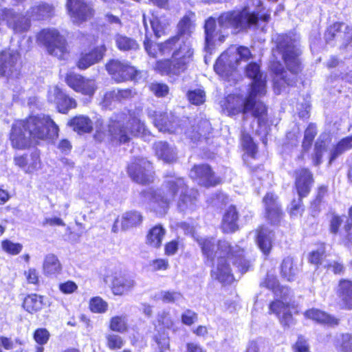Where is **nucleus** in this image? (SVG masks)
Returning <instances> with one entry per match:
<instances>
[{
    "label": "nucleus",
    "instance_id": "51",
    "mask_svg": "<svg viewBox=\"0 0 352 352\" xmlns=\"http://www.w3.org/2000/svg\"><path fill=\"white\" fill-rule=\"evenodd\" d=\"M159 298L165 303H177L182 300L183 295L175 291H161Z\"/></svg>",
    "mask_w": 352,
    "mask_h": 352
},
{
    "label": "nucleus",
    "instance_id": "37",
    "mask_svg": "<svg viewBox=\"0 0 352 352\" xmlns=\"http://www.w3.org/2000/svg\"><path fill=\"white\" fill-rule=\"evenodd\" d=\"M142 221V214L137 211L124 213L120 219L121 227L123 230L139 226Z\"/></svg>",
    "mask_w": 352,
    "mask_h": 352
},
{
    "label": "nucleus",
    "instance_id": "24",
    "mask_svg": "<svg viewBox=\"0 0 352 352\" xmlns=\"http://www.w3.org/2000/svg\"><path fill=\"white\" fill-rule=\"evenodd\" d=\"M107 51L106 47L102 45L95 47L90 51H85L81 53L76 63L80 69H86L90 66L101 60Z\"/></svg>",
    "mask_w": 352,
    "mask_h": 352
},
{
    "label": "nucleus",
    "instance_id": "52",
    "mask_svg": "<svg viewBox=\"0 0 352 352\" xmlns=\"http://www.w3.org/2000/svg\"><path fill=\"white\" fill-rule=\"evenodd\" d=\"M343 28L346 30L347 38H350L352 36V28L343 23H336L328 30V32L326 34L327 39L333 38L335 36V32H338Z\"/></svg>",
    "mask_w": 352,
    "mask_h": 352
},
{
    "label": "nucleus",
    "instance_id": "13",
    "mask_svg": "<svg viewBox=\"0 0 352 352\" xmlns=\"http://www.w3.org/2000/svg\"><path fill=\"white\" fill-rule=\"evenodd\" d=\"M19 54L13 50H5L0 54V74L8 78H16L19 74Z\"/></svg>",
    "mask_w": 352,
    "mask_h": 352
},
{
    "label": "nucleus",
    "instance_id": "45",
    "mask_svg": "<svg viewBox=\"0 0 352 352\" xmlns=\"http://www.w3.org/2000/svg\"><path fill=\"white\" fill-rule=\"evenodd\" d=\"M241 145L245 151V153L243 155V160L245 162H246L248 157L255 158L257 148L256 144L253 142L252 138L248 133H242Z\"/></svg>",
    "mask_w": 352,
    "mask_h": 352
},
{
    "label": "nucleus",
    "instance_id": "59",
    "mask_svg": "<svg viewBox=\"0 0 352 352\" xmlns=\"http://www.w3.org/2000/svg\"><path fill=\"white\" fill-rule=\"evenodd\" d=\"M201 126H199L197 130L195 129H189L185 131L186 135L192 141H197L202 136L204 127H208L209 124L208 121L204 120L201 122Z\"/></svg>",
    "mask_w": 352,
    "mask_h": 352
},
{
    "label": "nucleus",
    "instance_id": "21",
    "mask_svg": "<svg viewBox=\"0 0 352 352\" xmlns=\"http://www.w3.org/2000/svg\"><path fill=\"white\" fill-rule=\"evenodd\" d=\"M47 99L50 102L55 104L58 111L63 113H66L69 109L76 106V101L67 97L57 86L50 88Z\"/></svg>",
    "mask_w": 352,
    "mask_h": 352
},
{
    "label": "nucleus",
    "instance_id": "33",
    "mask_svg": "<svg viewBox=\"0 0 352 352\" xmlns=\"http://www.w3.org/2000/svg\"><path fill=\"white\" fill-rule=\"evenodd\" d=\"M166 234L165 229L160 225H157L150 229L147 235L146 243L151 247L158 248L161 246Z\"/></svg>",
    "mask_w": 352,
    "mask_h": 352
},
{
    "label": "nucleus",
    "instance_id": "8",
    "mask_svg": "<svg viewBox=\"0 0 352 352\" xmlns=\"http://www.w3.org/2000/svg\"><path fill=\"white\" fill-rule=\"evenodd\" d=\"M24 121L25 129L32 139L44 140L58 136V127L49 116H30Z\"/></svg>",
    "mask_w": 352,
    "mask_h": 352
},
{
    "label": "nucleus",
    "instance_id": "7",
    "mask_svg": "<svg viewBox=\"0 0 352 352\" xmlns=\"http://www.w3.org/2000/svg\"><path fill=\"white\" fill-rule=\"evenodd\" d=\"M252 57L250 50L244 46L232 45L222 53L214 65L215 72L221 75L228 74L241 61L246 62Z\"/></svg>",
    "mask_w": 352,
    "mask_h": 352
},
{
    "label": "nucleus",
    "instance_id": "28",
    "mask_svg": "<svg viewBox=\"0 0 352 352\" xmlns=\"http://www.w3.org/2000/svg\"><path fill=\"white\" fill-rule=\"evenodd\" d=\"M274 233L267 228L262 227L258 232L256 242L260 250L268 254L272 247Z\"/></svg>",
    "mask_w": 352,
    "mask_h": 352
},
{
    "label": "nucleus",
    "instance_id": "5",
    "mask_svg": "<svg viewBox=\"0 0 352 352\" xmlns=\"http://www.w3.org/2000/svg\"><path fill=\"white\" fill-rule=\"evenodd\" d=\"M256 96L250 93L245 99L242 96L229 95L222 102L221 107L228 116L243 113V119H245L246 116L250 113L253 117L258 119L260 124L267 110L264 104L256 100Z\"/></svg>",
    "mask_w": 352,
    "mask_h": 352
},
{
    "label": "nucleus",
    "instance_id": "40",
    "mask_svg": "<svg viewBox=\"0 0 352 352\" xmlns=\"http://www.w3.org/2000/svg\"><path fill=\"white\" fill-rule=\"evenodd\" d=\"M115 42L117 47L122 51H135L139 48V45L132 38L118 34L115 36Z\"/></svg>",
    "mask_w": 352,
    "mask_h": 352
},
{
    "label": "nucleus",
    "instance_id": "63",
    "mask_svg": "<svg viewBox=\"0 0 352 352\" xmlns=\"http://www.w3.org/2000/svg\"><path fill=\"white\" fill-rule=\"evenodd\" d=\"M325 255V248L324 245H321L317 250L313 251L309 256V261L312 264L318 265L322 264Z\"/></svg>",
    "mask_w": 352,
    "mask_h": 352
},
{
    "label": "nucleus",
    "instance_id": "48",
    "mask_svg": "<svg viewBox=\"0 0 352 352\" xmlns=\"http://www.w3.org/2000/svg\"><path fill=\"white\" fill-rule=\"evenodd\" d=\"M175 63L173 60H159L155 65V69L161 74L168 75H179L182 73L181 71L175 70Z\"/></svg>",
    "mask_w": 352,
    "mask_h": 352
},
{
    "label": "nucleus",
    "instance_id": "42",
    "mask_svg": "<svg viewBox=\"0 0 352 352\" xmlns=\"http://www.w3.org/2000/svg\"><path fill=\"white\" fill-rule=\"evenodd\" d=\"M206 46L205 50L209 51L213 45L215 37L218 35L216 31V21L213 18H209L205 23Z\"/></svg>",
    "mask_w": 352,
    "mask_h": 352
},
{
    "label": "nucleus",
    "instance_id": "47",
    "mask_svg": "<svg viewBox=\"0 0 352 352\" xmlns=\"http://www.w3.org/2000/svg\"><path fill=\"white\" fill-rule=\"evenodd\" d=\"M322 136L315 144L314 151L311 155L312 163L314 166H319L322 163L324 153L327 152V144L326 141L321 139Z\"/></svg>",
    "mask_w": 352,
    "mask_h": 352
},
{
    "label": "nucleus",
    "instance_id": "62",
    "mask_svg": "<svg viewBox=\"0 0 352 352\" xmlns=\"http://www.w3.org/2000/svg\"><path fill=\"white\" fill-rule=\"evenodd\" d=\"M28 164L27 168H25V173L30 174L40 168V157L37 152H34L31 154L30 161H28Z\"/></svg>",
    "mask_w": 352,
    "mask_h": 352
},
{
    "label": "nucleus",
    "instance_id": "29",
    "mask_svg": "<svg viewBox=\"0 0 352 352\" xmlns=\"http://www.w3.org/2000/svg\"><path fill=\"white\" fill-rule=\"evenodd\" d=\"M338 295L346 309H352V282L348 280L340 281Z\"/></svg>",
    "mask_w": 352,
    "mask_h": 352
},
{
    "label": "nucleus",
    "instance_id": "55",
    "mask_svg": "<svg viewBox=\"0 0 352 352\" xmlns=\"http://www.w3.org/2000/svg\"><path fill=\"white\" fill-rule=\"evenodd\" d=\"M107 303L100 297H94L91 299L89 308L94 313H104L107 309Z\"/></svg>",
    "mask_w": 352,
    "mask_h": 352
},
{
    "label": "nucleus",
    "instance_id": "34",
    "mask_svg": "<svg viewBox=\"0 0 352 352\" xmlns=\"http://www.w3.org/2000/svg\"><path fill=\"white\" fill-rule=\"evenodd\" d=\"M238 212L234 206H230L223 216L222 221V229L224 232H232L235 231L237 226Z\"/></svg>",
    "mask_w": 352,
    "mask_h": 352
},
{
    "label": "nucleus",
    "instance_id": "44",
    "mask_svg": "<svg viewBox=\"0 0 352 352\" xmlns=\"http://www.w3.org/2000/svg\"><path fill=\"white\" fill-rule=\"evenodd\" d=\"M261 285L272 290L276 295L278 296L279 294L284 293V295L289 293V289L286 287H280L276 278L272 274H267L266 279L261 283Z\"/></svg>",
    "mask_w": 352,
    "mask_h": 352
},
{
    "label": "nucleus",
    "instance_id": "30",
    "mask_svg": "<svg viewBox=\"0 0 352 352\" xmlns=\"http://www.w3.org/2000/svg\"><path fill=\"white\" fill-rule=\"evenodd\" d=\"M68 124L79 134L89 133L93 129L92 121L89 117L83 115L73 118L69 120Z\"/></svg>",
    "mask_w": 352,
    "mask_h": 352
},
{
    "label": "nucleus",
    "instance_id": "56",
    "mask_svg": "<svg viewBox=\"0 0 352 352\" xmlns=\"http://www.w3.org/2000/svg\"><path fill=\"white\" fill-rule=\"evenodd\" d=\"M107 346L111 350L119 349L124 345L123 339L118 335L110 333L106 336Z\"/></svg>",
    "mask_w": 352,
    "mask_h": 352
},
{
    "label": "nucleus",
    "instance_id": "43",
    "mask_svg": "<svg viewBox=\"0 0 352 352\" xmlns=\"http://www.w3.org/2000/svg\"><path fill=\"white\" fill-rule=\"evenodd\" d=\"M132 96L131 89H118L107 92L104 96L103 102L105 106L111 104V101H118L129 98Z\"/></svg>",
    "mask_w": 352,
    "mask_h": 352
},
{
    "label": "nucleus",
    "instance_id": "17",
    "mask_svg": "<svg viewBox=\"0 0 352 352\" xmlns=\"http://www.w3.org/2000/svg\"><path fill=\"white\" fill-rule=\"evenodd\" d=\"M28 130L25 129V121L17 120L12 127L10 140L13 148L16 149H25L30 145L32 138L30 137Z\"/></svg>",
    "mask_w": 352,
    "mask_h": 352
},
{
    "label": "nucleus",
    "instance_id": "64",
    "mask_svg": "<svg viewBox=\"0 0 352 352\" xmlns=\"http://www.w3.org/2000/svg\"><path fill=\"white\" fill-rule=\"evenodd\" d=\"M49 332L45 329H37L34 335L35 341L41 345L47 343L49 340Z\"/></svg>",
    "mask_w": 352,
    "mask_h": 352
},
{
    "label": "nucleus",
    "instance_id": "31",
    "mask_svg": "<svg viewBox=\"0 0 352 352\" xmlns=\"http://www.w3.org/2000/svg\"><path fill=\"white\" fill-rule=\"evenodd\" d=\"M304 314L306 318L315 320L318 323L330 326L337 325L338 324V320L337 318L318 309H311L305 311Z\"/></svg>",
    "mask_w": 352,
    "mask_h": 352
},
{
    "label": "nucleus",
    "instance_id": "27",
    "mask_svg": "<svg viewBox=\"0 0 352 352\" xmlns=\"http://www.w3.org/2000/svg\"><path fill=\"white\" fill-rule=\"evenodd\" d=\"M156 155L165 162L170 163L176 161L177 152L175 148L165 142H158L154 145Z\"/></svg>",
    "mask_w": 352,
    "mask_h": 352
},
{
    "label": "nucleus",
    "instance_id": "54",
    "mask_svg": "<svg viewBox=\"0 0 352 352\" xmlns=\"http://www.w3.org/2000/svg\"><path fill=\"white\" fill-rule=\"evenodd\" d=\"M83 77L74 72H69L66 76L67 84L76 91L79 92Z\"/></svg>",
    "mask_w": 352,
    "mask_h": 352
},
{
    "label": "nucleus",
    "instance_id": "19",
    "mask_svg": "<svg viewBox=\"0 0 352 352\" xmlns=\"http://www.w3.org/2000/svg\"><path fill=\"white\" fill-rule=\"evenodd\" d=\"M67 9L76 23L82 22L93 16V9L85 0H67Z\"/></svg>",
    "mask_w": 352,
    "mask_h": 352
},
{
    "label": "nucleus",
    "instance_id": "4",
    "mask_svg": "<svg viewBox=\"0 0 352 352\" xmlns=\"http://www.w3.org/2000/svg\"><path fill=\"white\" fill-rule=\"evenodd\" d=\"M129 116L126 125L122 123V116H120L111 118L107 124H104L98 120L96 123L95 138L102 141L108 133L111 141L125 144L129 142L133 137L143 134L146 129L144 123L140 118L139 113L130 111Z\"/></svg>",
    "mask_w": 352,
    "mask_h": 352
},
{
    "label": "nucleus",
    "instance_id": "3",
    "mask_svg": "<svg viewBox=\"0 0 352 352\" xmlns=\"http://www.w3.org/2000/svg\"><path fill=\"white\" fill-rule=\"evenodd\" d=\"M276 47L273 49V55L277 58L276 54L280 55L284 60L287 69L292 74V78L287 77V72H283L282 65L279 62H274L271 65L272 70L277 76H280L283 80L288 85H294L296 81V74L301 71L299 56L300 50L297 36L292 34H279L275 38Z\"/></svg>",
    "mask_w": 352,
    "mask_h": 352
},
{
    "label": "nucleus",
    "instance_id": "6",
    "mask_svg": "<svg viewBox=\"0 0 352 352\" xmlns=\"http://www.w3.org/2000/svg\"><path fill=\"white\" fill-rule=\"evenodd\" d=\"M258 20V14L245 8L241 10L223 13L219 17L218 22L222 29L230 28L233 33H236L256 25Z\"/></svg>",
    "mask_w": 352,
    "mask_h": 352
},
{
    "label": "nucleus",
    "instance_id": "61",
    "mask_svg": "<svg viewBox=\"0 0 352 352\" xmlns=\"http://www.w3.org/2000/svg\"><path fill=\"white\" fill-rule=\"evenodd\" d=\"M149 89L157 97H164L169 92L168 85L164 83L152 82L149 85Z\"/></svg>",
    "mask_w": 352,
    "mask_h": 352
},
{
    "label": "nucleus",
    "instance_id": "2",
    "mask_svg": "<svg viewBox=\"0 0 352 352\" xmlns=\"http://www.w3.org/2000/svg\"><path fill=\"white\" fill-rule=\"evenodd\" d=\"M178 192H181L179 208L182 211L194 210L197 200V190L187 189L184 179L175 177H170L165 185L155 192L151 200L152 208L160 214H165Z\"/></svg>",
    "mask_w": 352,
    "mask_h": 352
},
{
    "label": "nucleus",
    "instance_id": "58",
    "mask_svg": "<svg viewBox=\"0 0 352 352\" xmlns=\"http://www.w3.org/2000/svg\"><path fill=\"white\" fill-rule=\"evenodd\" d=\"M205 92L200 89L189 91L188 98L189 101L195 105L203 104L205 101Z\"/></svg>",
    "mask_w": 352,
    "mask_h": 352
},
{
    "label": "nucleus",
    "instance_id": "20",
    "mask_svg": "<svg viewBox=\"0 0 352 352\" xmlns=\"http://www.w3.org/2000/svg\"><path fill=\"white\" fill-rule=\"evenodd\" d=\"M6 21L8 27L14 33H23L30 28V19L13 9H5Z\"/></svg>",
    "mask_w": 352,
    "mask_h": 352
},
{
    "label": "nucleus",
    "instance_id": "22",
    "mask_svg": "<svg viewBox=\"0 0 352 352\" xmlns=\"http://www.w3.org/2000/svg\"><path fill=\"white\" fill-rule=\"evenodd\" d=\"M179 38L174 36L160 44H153L146 36L144 41V48L147 53L152 57H157L158 55H169L176 48Z\"/></svg>",
    "mask_w": 352,
    "mask_h": 352
},
{
    "label": "nucleus",
    "instance_id": "10",
    "mask_svg": "<svg viewBox=\"0 0 352 352\" xmlns=\"http://www.w3.org/2000/svg\"><path fill=\"white\" fill-rule=\"evenodd\" d=\"M193 49L188 38H179L176 48L172 54V60L175 63V69L184 72L192 60Z\"/></svg>",
    "mask_w": 352,
    "mask_h": 352
},
{
    "label": "nucleus",
    "instance_id": "36",
    "mask_svg": "<svg viewBox=\"0 0 352 352\" xmlns=\"http://www.w3.org/2000/svg\"><path fill=\"white\" fill-rule=\"evenodd\" d=\"M53 12V6L45 3H42L32 7L27 14L30 18L41 20L52 16Z\"/></svg>",
    "mask_w": 352,
    "mask_h": 352
},
{
    "label": "nucleus",
    "instance_id": "35",
    "mask_svg": "<svg viewBox=\"0 0 352 352\" xmlns=\"http://www.w3.org/2000/svg\"><path fill=\"white\" fill-rule=\"evenodd\" d=\"M44 305V297L35 294L27 296L23 302V308L31 314L40 311Z\"/></svg>",
    "mask_w": 352,
    "mask_h": 352
},
{
    "label": "nucleus",
    "instance_id": "39",
    "mask_svg": "<svg viewBox=\"0 0 352 352\" xmlns=\"http://www.w3.org/2000/svg\"><path fill=\"white\" fill-rule=\"evenodd\" d=\"M352 148V136L347 137L341 140L336 146H334L331 151L329 156V164L332 162L340 155L346 151Z\"/></svg>",
    "mask_w": 352,
    "mask_h": 352
},
{
    "label": "nucleus",
    "instance_id": "49",
    "mask_svg": "<svg viewBox=\"0 0 352 352\" xmlns=\"http://www.w3.org/2000/svg\"><path fill=\"white\" fill-rule=\"evenodd\" d=\"M150 23L156 37H160L164 33L168 25V22L164 17H158L154 15L150 19Z\"/></svg>",
    "mask_w": 352,
    "mask_h": 352
},
{
    "label": "nucleus",
    "instance_id": "12",
    "mask_svg": "<svg viewBox=\"0 0 352 352\" xmlns=\"http://www.w3.org/2000/svg\"><path fill=\"white\" fill-rule=\"evenodd\" d=\"M151 163L144 158H135L128 166L131 178L139 184H147L152 181L153 170Z\"/></svg>",
    "mask_w": 352,
    "mask_h": 352
},
{
    "label": "nucleus",
    "instance_id": "46",
    "mask_svg": "<svg viewBox=\"0 0 352 352\" xmlns=\"http://www.w3.org/2000/svg\"><path fill=\"white\" fill-rule=\"evenodd\" d=\"M297 269L294 266L293 258L287 257L283 259L280 265L281 276L288 281L294 280Z\"/></svg>",
    "mask_w": 352,
    "mask_h": 352
},
{
    "label": "nucleus",
    "instance_id": "18",
    "mask_svg": "<svg viewBox=\"0 0 352 352\" xmlns=\"http://www.w3.org/2000/svg\"><path fill=\"white\" fill-rule=\"evenodd\" d=\"M245 73L248 78L252 79L250 93L256 97L265 95V80L260 71V66L256 63H251L246 67Z\"/></svg>",
    "mask_w": 352,
    "mask_h": 352
},
{
    "label": "nucleus",
    "instance_id": "50",
    "mask_svg": "<svg viewBox=\"0 0 352 352\" xmlns=\"http://www.w3.org/2000/svg\"><path fill=\"white\" fill-rule=\"evenodd\" d=\"M109 328L111 331L124 333L127 331V322L125 316H116L110 320Z\"/></svg>",
    "mask_w": 352,
    "mask_h": 352
},
{
    "label": "nucleus",
    "instance_id": "32",
    "mask_svg": "<svg viewBox=\"0 0 352 352\" xmlns=\"http://www.w3.org/2000/svg\"><path fill=\"white\" fill-rule=\"evenodd\" d=\"M195 14L194 13L189 12L185 15L178 23L179 35L176 37H183L186 39L185 36H190L195 30Z\"/></svg>",
    "mask_w": 352,
    "mask_h": 352
},
{
    "label": "nucleus",
    "instance_id": "41",
    "mask_svg": "<svg viewBox=\"0 0 352 352\" xmlns=\"http://www.w3.org/2000/svg\"><path fill=\"white\" fill-rule=\"evenodd\" d=\"M333 344L338 352H352V335L349 333L338 335Z\"/></svg>",
    "mask_w": 352,
    "mask_h": 352
},
{
    "label": "nucleus",
    "instance_id": "15",
    "mask_svg": "<svg viewBox=\"0 0 352 352\" xmlns=\"http://www.w3.org/2000/svg\"><path fill=\"white\" fill-rule=\"evenodd\" d=\"M106 69L117 82L135 79L138 71L126 62L118 60H110L106 65Z\"/></svg>",
    "mask_w": 352,
    "mask_h": 352
},
{
    "label": "nucleus",
    "instance_id": "60",
    "mask_svg": "<svg viewBox=\"0 0 352 352\" xmlns=\"http://www.w3.org/2000/svg\"><path fill=\"white\" fill-rule=\"evenodd\" d=\"M96 89V85L94 80L83 78L80 86L79 92L85 95L91 96Z\"/></svg>",
    "mask_w": 352,
    "mask_h": 352
},
{
    "label": "nucleus",
    "instance_id": "23",
    "mask_svg": "<svg viewBox=\"0 0 352 352\" xmlns=\"http://www.w3.org/2000/svg\"><path fill=\"white\" fill-rule=\"evenodd\" d=\"M148 116L154 118V124L160 131L175 133L177 132L178 120L171 113H162L154 111H149Z\"/></svg>",
    "mask_w": 352,
    "mask_h": 352
},
{
    "label": "nucleus",
    "instance_id": "53",
    "mask_svg": "<svg viewBox=\"0 0 352 352\" xmlns=\"http://www.w3.org/2000/svg\"><path fill=\"white\" fill-rule=\"evenodd\" d=\"M316 133L317 131L316 126L314 124H309L305 131L304 139L302 144L304 151L309 149Z\"/></svg>",
    "mask_w": 352,
    "mask_h": 352
},
{
    "label": "nucleus",
    "instance_id": "57",
    "mask_svg": "<svg viewBox=\"0 0 352 352\" xmlns=\"http://www.w3.org/2000/svg\"><path fill=\"white\" fill-rule=\"evenodd\" d=\"M1 248L6 252L16 255L22 250V245L19 243H13L10 240H4L1 243Z\"/></svg>",
    "mask_w": 352,
    "mask_h": 352
},
{
    "label": "nucleus",
    "instance_id": "16",
    "mask_svg": "<svg viewBox=\"0 0 352 352\" xmlns=\"http://www.w3.org/2000/svg\"><path fill=\"white\" fill-rule=\"evenodd\" d=\"M189 175L199 185L206 187L213 186L220 182L219 178L214 175L210 167L206 164L194 166Z\"/></svg>",
    "mask_w": 352,
    "mask_h": 352
},
{
    "label": "nucleus",
    "instance_id": "1",
    "mask_svg": "<svg viewBox=\"0 0 352 352\" xmlns=\"http://www.w3.org/2000/svg\"><path fill=\"white\" fill-rule=\"evenodd\" d=\"M205 263L212 265L211 276L219 282L230 284L234 280L230 261L237 265L240 271L245 272L250 267V262L245 258V250L238 245H232L229 241H217L212 237L197 239Z\"/></svg>",
    "mask_w": 352,
    "mask_h": 352
},
{
    "label": "nucleus",
    "instance_id": "38",
    "mask_svg": "<svg viewBox=\"0 0 352 352\" xmlns=\"http://www.w3.org/2000/svg\"><path fill=\"white\" fill-rule=\"evenodd\" d=\"M61 265L57 256L53 254H47L43 264V273L45 275H54L61 271Z\"/></svg>",
    "mask_w": 352,
    "mask_h": 352
},
{
    "label": "nucleus",
    "instance_id": "25",
    "mask_svg": "<svg viewBox=\"0 0 352 352\" xmlns=\"http://www.w3.org/2000/svg\"><path fill=\"white\" fill-rule=\"evenodd\" d=\"M277 197L272 193H267L263 198L266 218L272 224H278L282 218V211Z\"/></svg>",
    "mask_w": 352,
    "mask_h": 352
},
{
    "label": "nucleus",
    "instance_id": "9",
    "mask_svg": "<svg viewBox=\"0 0 352 352\" xmlns=\"http://www.w3.org/2000/svg\"><path fill=\"white\" fill-rule=\"evenodd\" d=\"M38 41L43 44L49 54L59 59H65L68 54L65 38L55 29L43 30L38 35Z\"/></svg>",
    "mask_w": 352,
    "mask_h": 352
},
{
    "label": "nucleus",
    "instance_id": "14",
    "mask_svg": "<svg viewBox=\"0 0 352 352\" xmlns=\"http://www.w3.org/2000/svg\"><path fill=\"white\" fill-rule=\"evenodd\" d=\"M291 294L284 295V293L279 294L277 298L281 300H276L270 303L269 309L270 314H274L279 319L280 322L285 327H289L293 324V318L291 313L289 296Z\"/></svg>",
    "mask_w": 352,
    "mask_h": 352
},
{
    "label": "nucleus",
    "instance_id": "11",
    "mask_svg": "<svg viewBox=\"0 0 352 352\" xmlns=\"http://www.w3.org/2000/svg\"><path fill=\"white\" fill-rule=\"evenodd\" d=\"M106 278L107 282L111 283V289L115 295L127 294L136 285L135 279L120 270H115L111 276H107Z\"/></svg>",
    "mask_w": 352,
    "mask_h": 352
},
{
    "label": "nucleus",
    "instance_id": "26",
    "mask_svg": "<svg viewBox=\"0 0 352 352\" xmlns=\"http://www.w3.org/2000/svg\"><path fill=\"white\" fill-rule=\"evenodd\" d=\"M313 183V177L310 171L302 168L296 172V187L300 197L307 196Z\"/></svg>",
    "mask_w": 352,
    "mask_h": 352
}]
</instances>
